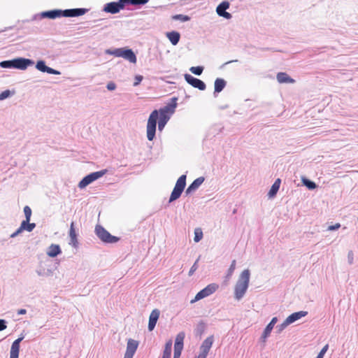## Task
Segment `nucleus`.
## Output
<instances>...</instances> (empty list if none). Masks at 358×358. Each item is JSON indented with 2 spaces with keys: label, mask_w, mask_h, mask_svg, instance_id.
I'll return each mask as SVG.
<instances>
[{
  "label": "nucleus",
  "mask_w": 358,
  "mask_h": 358,
  "mask_svg": "<svg viewBox=\"0 0 358 358\" xmlns=\"http://www.w3.org/2000/svg\"><path fill=\"white\" fill-rule=\"evenodd\" d=\"M176 103L174 101L159 109V110H153L149 116L147 124V138L149 141H152L155 136L157 121L159 113V120L158 122V128L162 131L167 122L170 119V116L175 111Z\"/></svg>",
  "instance_id": "obj_1"
},
{
  "label": "nucleus",
  "mask_w": 358,
  "mask_h": 358,
  "mask_svg": "<svg viewBox=\"0 0 358 358\" xmlns=\"http://www.w3.org/2000/svg\"><path fill=\"white\" fill-rule=\"evenodd\" d=\"M182 192L183 191H182L181 189H177L174 187L169 199V202H172L178 199L180 196Z\"/></svg>",
  "instance_id": "obj_29"
},
{
  "label": "nucleus",
  "mask_w": 358,
  "mask_h": 358,
  "mask_svg": "<svg viewBox=\"0 0 358 358\" xmlns=\"http://www.w3.org/2000/svg\"><path fill=\"white\" fill-rule=\"evenodd\" d=\"M30 220H23L21 223V225L20 227H19V229L15 232L13 233L10 236L11 237H15L16 236L17 234H19L20 233H21L22 231L25 230L27 227V224H28V222H29Z\"/></svg>",
  "instance_id": "obj_31"
},
{
  "label": "nucleus",
  "mask_w": 358,
  "mask_h": 358,
  "mask_svg": "<svg viewBox=\"0 0 358 358\" xmlns=\"http://www.w3.org/2000/svg\"><path fill=\"white\" fill-rule=\"evenodd\" d=\"M276 78L280 83H294L295 82L287 73L284 72L278 73L276 76Z\"/></svg>",
  "instance_id": "obj_19"
},
{
  "label": "nucleus",
  "mask_w": 358,
  "mask_h": 358,
  "mask_svg": "<svg viewBox=\"0 0 358 358\" xmlns=\"http://www.w3.org/2000/svg\"><path fill=\"white\" fill-rule=\"evenodd\" d=\"M219 287V285L216 283H212L207 285L205 288L199 292L194 299L191 300V303H193L199 300H201L206 296L213 294Z\"/></svg>",
  "instance_id": "obj_7"
},
{
  "label": "nucleus",
  "mask_w": 358,
  "mask_h": 358,
  "mask_svg": "<svg viewBox=\"0 0 358 358\" xmlns=\"http://www.w3.org/2000/svg\"><path fill=\"white\" fill-rule=\"evenodd\" d=\"M287 325H285V321L282 322V324L280 325V330L283 329L284 328H285Z\"/></svg>",
  "instance_id": "obj_49"
},
{
  "label": "nucleus",
  "mask_w": 358,
  "mask_h": 358,
  "mask_svg": "<svg viewBox=\"0 0 358 358\" xmlns=\"http://www.w3.org/2000/svg\"><path fill=\"white\" fill-rule=\"evenodd\" d=\"M95 233L96 236L103 241L108 243H116L119 241V238L112 236L102 226L96 225L95 227Z\"/></svg>",
  "instance_id": "obj_6"
},
{
  "label": "nucleus",
  "mask_w": 358,
  "mask_h": 358,
  "mask_svg": "<svg viewBox=\"0 0 358 358\" xmlns=\"http://www.w3.org/2000/svg\"><path fill=\"white\" fill-rule=\"evenodd\" d=\"M213 343V336H210L206 338L202 343L200 350L201 352L198 355V358H206Z\"/></svg>",
  "instance_id": "obj_10"
},
{
  "label": "nucleus",
  "mask_w": 358,
  "mask_h": 358,
  "mask_svg": "<svg viewBox=\"0 0 358 358\" xmlns=\"http://www.w3.org/2000/svg\"><path fill=\"white\" fill-rule=\"evenodd\" d=\"M88 11L86 8H73L64 10H52L42 13V16L50 19L63 17H78L85 15Z\"/></svg>",
  "instance_id": "obj_2"
},
{
  "label": "nucleus",
  "mask_w": 358,
  "mask_h": 358,
  "mask_svg": "<svg viewBox=\"0 0 358 358\" xmlns=\"http://www.w3.org/2000/svg\"><path fill=\"white\" fill-rule=\"evenodd\" d=\"M280 183H281V180L280 178H278L277 180H275V181L271 186V189L268 192V194L269 197L272 198L275 196V194H277V192L280 188Z\"/></svg>",
  "instance_id": "obj_22"
},
{
  "label": "nucleus",
  "mask_w": 358,
  "mask_h": 358,
  "mask_svg": "<svg viewBox=\"0 0 358 358\" xmlns=\"http://www.w3.org/2000/svg\"><path fill=\"white\" fill-rule=\"evenodd\" d=\"M24 213L25 215L26 220H30L31 216V209L29 206H26L24 208Z\"/></svg>",
  "instance_id": "obj_37"
},
{
  "label": "nucleus",
  "mask_w": 358,
  "mask_h": 358,
  "mask_svg": "<svg viewBox=\"0 0 358 358\" xmlns=\"http://www.w3.org/2000/svg\"><path fill=\"white\" fill-rule=\"evenodd\" d=\"M106 172H107V170H102V171H96V172L92 173L86 176L79 182L78 187L80 189L85 188L86 186H87L89 184L92 183L93 181H94V180L99 179V178L102 177L103 175L106 174Z\"/></svg>",
  "instance_id": "obj_8"
},
{
  "label": "nucleus",
  "mask_w": 358,
  "mask_h": 358,
  "mask_svg": "<svg viewBox=\"0 0 358 358\" xmlns=\"http://www.w3.org/2000/svg\"><path fill=\"white\" fill-rule=\"evenodd\" d=\"M69 238H70V242L69 244L73 245V247L76 248L78 244V238H77V234L75 229V223L74 222H71L70 224V229H69Z\"/></svg>",
  "instance_id": "obj_18"
},
{
  "label": "nucleus",
  "mask_w": 358,
  "mask_h": 358,
  "mask_svg": "<svg viewBox=\"0 0 358 358\" xmlns=\"http://www.w3.org/2000/svg\"><path fill=\"white\" fill-rule=\"evenodd\" d=\"M14 59L3 61L0 62V66L2 68H14Z\"/></svg>",
  "instance_id": "obj_33"
},
{
  "label": "nucleus",
  "mask_w": 358,
  "mask_h": 358,
  "mask_svg": "<svg viewBox=\"0 0 358 358\" xmlns=\"http://www.w3.org/2000/svg\"><path fill=\"white\" fill-rule=\"evenodd\" d=\"M26 313H27V310H26L25 309H20V310H18V311H17V313H18L19 315H24V314H25Z\"/></svg>",
  "instance_id": "obj_48"
},
{
  "label": "nucleus",
  "mask_w": 358,
  "mask_h": 358,
  "mask_svg": "<svg viewBox=\"0 0 358 358\" xmlns=\"http://www.w3.org/2000/svg\"><path fill=\"white\" fill-rule=\"evenodd\" d=\"M185 79L187 83L195 88H198L200 90H204L206 89V84L202 80L196 78L189 74H185Z\"/></svg>",
  "instance_id": "obj_11"
},
{
  "label": "nucleus",
  "mask_w": 358,
  "mask_h": 358,
  "mask_svg": "<svg viewBox=\"0 0 358 358\" xmlns=\"http://www.w3.org/2000/svg\"><path fill=\"white\" fill-rule=\"evenodd\" d=\"M250 271L245 269L240 274L234 287V296L237 300H240L245 294L250 281Z\"/></svg>",
  "instance_id": "obj_4"
},
{
  "label": "nucleus",
  "mask_w": 358,
  "mask_h": 358,
  "mask_svg": "<svg viewBox=\"0 0 358 358\" xmlns=\"http://www.w3.org/2000/svg\"><path fill=\"white\" fill-rule=\"evenodd\" d=\"M138 343L136 341L129 339L126 352L134 355L138 348Z\"/></svg>",
  "instance_id": "obj_23"
},
{
  "label": "nucleus",
  "mask_w": 358,
  "mask_h": 358,
  "mask_svg": "<svg viewBox=\"0 0 358 358\" xmlns=\"http://www.w3.org/2000/svg\"><path fill=\"white\" fill-rule=\"evenodd\" d=\"M148 2V0H119L117 2H110L105 5L103 10L106 13L115 14L124 9L128 4L138 6L143 5Z\"/></svg>",
  "instance_id": "obj_3"
},
{
  "label": "nucleus",
  "mask_w": 358,
  "mask_h": 358,
  "mask_svg": "<svg viewBox=\"0 0 358 358\" xmlns=\"http://www.w3.org/2000/svg\"><path fill=\"white\" fill-rule=\"evenodd\" d=\"M6 329V321L4 320H0V331Z\"/></svg>",
  "instance_id": "obj_46"
},
{
  "label": "nucleus",
  "mask_w": 358,
  "mask_h": 358,
  "mask_svg": "<svg viewBox=\"0 0 358 358\" xmlns=\"http://www.w3.org/2000/svg\"><path fill=\"white\" fill-rule=\"evenodd\" d=\"M62 252L59 245L52 244L48 249L47 255L50 257H55Z\"/></svg>",
  "instance_id": "obj_21"
},
{
  "label": "nucleus",
  "mask_w": 358,
  "mask_h": 358,
  "mask_svg": "<svg viewBox=\"0 0 358 358\" xmlns=\"http://www.w3.org/2000/svg\"><path fill=\"white\" fill-rule=\"evenodd\" d=\"M189 71L192 73L199 76L202 73L203 68L202 66H192L189 69Z\"/></svg>",
  "instance_id": "obj_34"
},
{
  "label": "nucleus",
  "mask_w": 358,
  "mask_h": 358,
  "mask_svg": "<svg viewBox=\"0 0 358 358\" xmlns=\"http://www.w3.org/2000/svg\"><path fill=\"white\" fill-rule=\"evenodd\" d=\"M106 53L117 57H122L133 64L136 63V57L131 49L117 48L113 50H108Z\"/></svg>",
  "instance_id": "obj_5"
},
{
  "label": "nucleus",
  "mask_w": 358,
  "mask_h": 358,
  "mask_svg": "<svg viewBox=\"0 0 358 358\" xmlns=\"http://www.w3.org/2000/svg\"><path fill=\"white\" fill-rule=\"evenodd\" d=\"M198 262H199V259H197L194 264L192 265V266L191 267L189 271V275L191 276L193 275V273L197 270L198 268Z\"/></svg>",
  "instance_id": "obj_39"
},
{
  "label": "nucleus",
  "mask_w": 358,
  "mask_h": 358,
  "mask_svg": "<svg viewBox=\"0 0 358 358\" xmlns=\"http://www.w3.org/2000/svg\"><path fill=\"white\" fill-rule=\"evenodd\" d=\"M174 20H179L182 22H186L190 20V17L185 15H176L173 17Z\"/></svg>",
  "instance_id": "obj_36"
},
{
  "label": "nucleus",
  "mask_w": 358,
  "mask_h": 358,
  "mask_svg": "<svg viewBox=\"0 0 358 358\" xmlns=\"http://www.w3.org/2000/svg\"><path fill=\"white\" fill-rule=\"evenodd\" d=\"M166 36L171 43L174 45H176L180 40V34L177 31L169 32Z\"/></svg>",
  "instance_id": "obj_24"
},
{
  "label": "nucleus",
  "mask_w": 358,
  "mask_h": 358,
  "mask_svg": "<svg viewBox=\"0 0 358 358\" xmlns=\"http://www.w3.org/2000/svg\"><path fill=\"white\" fill-rule=\"evenodd\" d=\"M35 226L36 225L34 223L28 222L27 227L25 230H27L28 231H31L34 229Z\"/></svg>",
  "instance_id": "obj_45"
},
{
  "label": "nucleus",
  "mask_w": 358,
  "mask_h": 358,
  "mask_svg": "<svg viewBox=\"0 0 358 358\" xmlns=\"http://www.w3.org/2000/svg\"><path fill=\"white\" fill-rule=\"evenodd\" d=\"M36 69L41 72H46L50 74L59 75L60 72L45 65V62L38 61L36 65Z\"/></svg>",
  "instance_id": "obj_14"
},
{
  "label": "nucleus",
  "mask_w": 358,
  "mask_h": 358,
  "mask_svg": "<svg viewBox=\"0 0 358 358\" xmlns=\"http://www.w3.org/2000/svg\"><path fill=\"white\" fill-rule=\"evenodd\" d=\"M133 356H134L133 354H131V353H129V352H126L124 358H132Z\"/></svg>",
  "instance_id": "obj_47"
},
{
  "label": "nucleus",
  "mask_w": 358,
  "mask_h": 358,
  "mask_svg": "<svg viewBox=\"0 0 358 358\" xmlns=\"http://www.w3.org/2000/svg\"><path fill=\"white\" fill-rule=\"evenodd\" d=\"M329 348V345L327 344L325 345L322 349L320 350V352H319V354L317 355V357L316 358H323L324 357V355H325V353L327 352V350Z\"/></svg>",
  "instance_id": "obj_38"
},
{
  "label": "nucleus",
  "mask_w": 358,
  "mask_h": 358,
  "mask_svg": "<svg viewBox=\"0 0 358 358\" xmlns=\"http://www.w3.org/2000/svg\"><path fill=\"white\" fill-rule=\"evenodd\" d=\"M303 183L310 189H313L316 187V184L307 179L303 180Z\"/></svg>",
  "instance_id": "obj_35"
},
{
  "label": "nucleus",
  "mask_w": 358,
  "mask_h": 358,
  "mask_svg": "<svg viewBox=\"0 0 358 358\" xmlns=\"http://www.w3.org/2000/svg\"><path fill=\"white\" fill-rule=\"evenodd\" d=\"M185 185H186V176L182 175L178 179L176 184L175 185V187L183 191L184 188L185 187Z\"/></svg>",
  "instance_id": "obj_28"
},
{
  "label": "nucleus",
  "mask_w": 358,
  "mask_h": 358,
  "mask_svg": "<svg viewBox=\"0 0 358 358\" xmlns=\"http://www.w3.org/2000/svg\"><path fill=\"white\" fill-rule=\"evenodd\" d=\"M203 238V232H202V230L200 229V228H196L195 230H194V241L196 242V243H198L199 241H200Z\"/></svg>",
  "instance_id": "obj_32"
},
{
  "label": "nucleus",
  "mask_w": 358,
  "mask_h": 358,
  "mask_svg": "<svg viewBox=\"0 0 358 358\" xmlns=\"http://www.w3.org/2000/svg\"><path fill=\"white\" fill-rule=\"evenodd\" d=\"M160 315V312L157 309L153 310L149 317V323H148V329L149 331H152L157 324V322L159 319Z\"/></svg>",
  "instance_id": "obj_17"
},
{
  "label": "nucleus",
  "mask_w": 358,
  "mask_h": 358,
  "mask_svg": "<svg viewBox=\"0 0 358 358\" xmlns=\"http://www.w3.org/2000/svg\"><path fill=\"white\" fill-rule=\"evenodd\" d=\"M35 226L36 225L34 223L28 222L27 227L25 230H27L28 231H31L34 229Z\"/></svg>",
  "instance_id": "obj_44"
},
{
  "label": "nucleus",
  "mask_w": 358,
  "mask_h": 358,
  "mask_svg": "<svg viewBox=\"0 0 358 358\" xmlns=\"http://www.w3.org/2000/svg\"><path fill=\"white\" fill-rule=\"evenodd\" d=\"M185 336V334L183 331L177 334L174 343L173 358H180L183 349Z\"/></svg>",
  "instance_id": "obj_9"
},
{
  "label": "nucleus",
  "mask_w": 358,
  "mask_h": 358,
  "mask_svg": "<svg viewBox=\"0 0 358 358\" xmlns=\"http://www.w3.org/2000/svg\"><path fill=\"white\" fill-rule=\"evenodd\" d=\"M22 340L23 337H20L12 343L10 352V358H18L20 352V343Z\"/></svg>",
  "instance_id": "obj_15"
},
{
  "label": "nucleus",
  "mask_w": 358,
  "mask_h": 358,
  "mask_svg": "<svg viewBox=\"0 0 358 358\" xmlns=\"http://www.w3.org/2000/svg\"><path fill=\"white\" fill-rule=\"evenodd\" d=\"M235 269H236V260H233L228 271H227V273L225 276V280H224L225 284L228 283V282L231 279Z\"/></svg>",
  "instance_id": "obj_26"
},
{
  "label": "nucleus",
  "mask_w": 358,
  "mask_h": 358,
  "mask_svg": "<svg viewBox=\"0 0 358 358\" xmlns=\"http://www.w3.org/2000/svg\"><path fill=\"white\" fill-rule=\"evenodd\" d=\"M134 80H135V81H134V86H137V85H138L141 83V82L142 81V80H143V76H140V75H138V76H135Z\"/></svg>",
  "instance_id": "obj_41"
},
{
  "label": "nucleus",
  "mask_w": 358,
  "mask_h": 358,
  "mask_svg": "<svg viewBox=\"0 0 358 358\" xmlns=\"http://www.w3.org/2000/svg\"><path fill=\"white\" fill-rule=\"evenodd\" d=\"M10 94L9 90H5L0 94V100H3L8 97Z\"/></svg>",
  "instance_id": "obj_40"
},
{
  "label": "nucleus",
  "mask_w": 358,
  "mask_h": 358,
  "mask_svg": "<svg viewBox=\"0 0 358 358\" xmlns=\"http://www.w3.org/2000/svg\"><path fill=\"white\" fill-rule=\"evenodd\" d=\"M226 82L222 78H217L215 81V92H220L225 87Z\"/></svg>",
  "instance_id": "obj_27"
},
{
  "label": "nucleus",
  "mask_w": 358,
  "mask_h": 358,
  "mask_svg": "<svg viewBox=\"0 0 358 358\" xmlns=\"http://www.w3.org/2000/svg\"><path fill=\"white\" fill-rule=\"evenodd\" d=\"M203 177H199L194 180L193 182L186 189V194H190L193 191L196 190L203 182Z\"/></svg>",
  "instance_id": "obj_20"
},
{
  "label": "nucleus",
  "mask_w": 358,
  "mask_h": 358,
  "mask_svg": "<svg viewBox=\"0 0 358 358\" xmlns=\"http://www.w3.org/2000/svg\"><path fill=\"white\" fill-rule=\"evenodd\" d=\"M308 314L306 311H299L291 314L285 320V325H289L294 322L299 320L300 318L305 317Z\"/></svg>",
  "instance_id": "obj_16"
},
{
  "label": "nucleus",
  "mask_w": 358,
  "mask_h": 358,
  "mask_svg": "<svg viewBox=\"0 0 358 358\" xmlns=\"http://www.w3.org/2000/svg\"><path fill=\"white\" fill-rule=\"evenodd\" d=\"M276 322H277V318L273 317L271 320V321L270 322V323L266 326V327L265 328L264 331V336L265 337H266L271 333V331L273 329V326L275 325Z\"/></svg>",
  "instance_id": "obj_30"
},
{
  "label": "nucleus",
  "mask_w": 358,
  "mask_h": 358,
  "mask_svg": "<svg viewBox=\"0 0 358 358\" xmlns=\"http://www.w3.org/2000/svg\"><path fill=\"white\" fill-rule=\"evenodd\" d=\"M229 3L227 1H222V3H220L217 8H216V12L217 13V15L219 16H221V17H223L227 20H229L231 18V15L227 12L226 10L228 9L229 8Z\"/></svg>",
  "instance_id": "obj_12"
},
{
  "label": "nucleus",
  "mask_w": 358,
  "mask_h": 358,
  "mask_svg": "<svg viewBox=\"0 0 358 358\" xmlns=\"http://www.w3.org/2000/svg\"><path fill=\"white\" fill-rule=\"evenodd\" d=\"M198 358V357H197Z\"/></svg>",
  "instance_id": "obj_50"
},
{
  "label": "nucleus",
  "mask_w": 358,
  "mask_h": 358,
  "mask_svg": "<svg viewBox=\"0 0 358 358\" xmlns=\"http://www.w3.org/2000/svg\"><path fill=\"white\" fill-rule=\"evenodd\" d=\"M341 227V224L339 223H337L334 225H330L328 227V230L329 231H334V230H336L338 229H339Z\"/></svg>",
  "instance_id": "obj_42"
},
{
  "label": "nucleus",
  "mask_w": 358,
  "mask_h": 358,
  "mask_svg": "<svg viewBox=\"0 0 358 358\" xmlns=\"http://www.w3.org/2000/svg\"><path fill=\"white\" fill-rule=\"evenodd\" d=\"M115 88H116V85L114 83L110 82V83H108L107 89L108 90L112 91V90H114Z\"/></svg>",
  "instance_id": "obj_43"
},
{
  "label": "nucleus",
  "mask_w": 358,
  "mask_h": 358,
  "mask_svg": "<svg viewBox=\"0 0 358 358\" xmlns=\"http://www.w3.org/2000/svg\"><path fill=\"white\" fill-rule=\"evenodd\" d=\"M172 348V341L169 340L166 344L162 358H171Z\"/></svg>",
  "instance_id": "obj_25"
},
{
  "label": "nucleus",
  "mask_w": 358,
  "mask_h": 358,
  "mask_svg": "<svg viewBox=\"0 0 358 358\" xmlns=\"http://www.w3.org/2000/svg\"><path fill=\"white\" fill-rule=\"evenodd\" d=\"M14 68L21 70H25L29 66L34 64L33 61L25 58H16L14 59Z\"/></svg>",
  "instance_id": "obj_13"
}]
</instances>
